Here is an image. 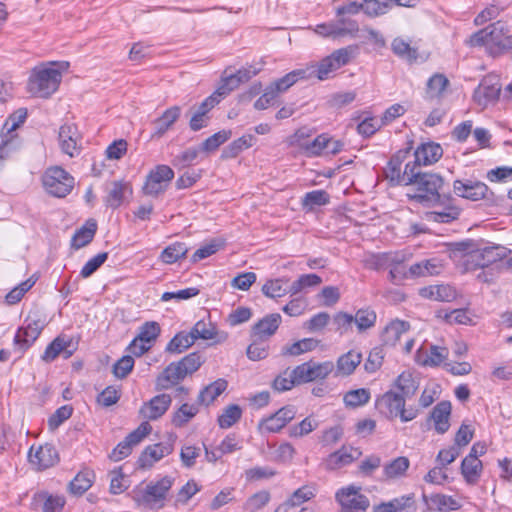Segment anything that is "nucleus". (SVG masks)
Returning <instances> with one entry per match:
<instances>
[{
    "label": "nucleus",
    "mask_w": 512,
    "mask_h": 512,
    "mask_svg": "<svg viewBox=\"0 0 512 512\" xmlns=\"http://www.w3.org/2000/svg\"><path fill=\"white\" fill-rule=\"evenodd\" d=\"M470 46H484L495 57L512 49V34L501 21H497L472 34L467 40Z\"/></svg>",
    "instance_id": "nucleus-1"
},
{
    "label": "nucleus",
    "mask_w": 512,
    "mask_h": 512,
    "mask_svg": "<svg viewBox=\"0 0 512 512\" xmlns=\"http://www.w3.org/2000/svg\"><path fill=\"white\" fill-rule=\"evenodd\" d=\"M67 66V63L51 62L35 67L27 83L28 91L37 97H49L57 91L62 79V70Z\"/></svg>",
    "instance_id": "nucleus-2"
},
{
    "label": "nucleus",
    "mask_w": 512,
    "mask_h": 512,
    "mask_svg": "<svg viewBox=\"0 0 512 512\" xmlns=\"http://www.w3.org/2000/svg\"><path fill=\"white\" fill-rule=\"evenodd\" d=\"M406 400L396 390L390 389L376 398L375 408L388 420L399 418L402 423L410 422L418 416L419 410L412 405L406 406Z\"/></svg>",
    "instance_id": "nucleus-3"
},
{
    "label": "nucleus",
    "mask_w": 512,
    "mask_h": 512,
    "mask_svg": "<svg viewBox=\"0 0 512 512\" xmlns=\"http://www.w3.org/2000/svg\"><path fill=\"white\" fill-rule=\"evenodd\" d=\"M441 176L433 173H424L418 178L407 192L409 200L420 204L424 207H436L441 203L442 196L440 190L443 186Z\"/></svg>",
    "instance_id": "nucleus-4"
},
{
    "label": "nucleus",
    "mask_w": 512,
    "mask_h": 512,
    "mask_svg": "<svg viewBox=\"0 0 512 512\" xmlns=\"http://www.w3.org/2000/svg\"><path fill=\"white\" fill-rule=\"evenodd\" d=\"M173 485V479L164 476L157 481H150L145 487L135 492V500L151 510H159L165 506L168 492Z\"/></svg>",
    "instance_id": "nucleus-5"
},
{
    "label": "nucleus",
    "mask_w": 512,
    "mask_h": 512,
    "mask_svg": "<svg viewBox=\"0 0 512 512\" xmlns=\"http://www.w3.org/2000/svg\"><path fill=\"white\" fill-rule=\"evenodd\" d=\"M356 49V46L340 48L323 58L320 62L309 64L304 67V69H309L311 79L316 78L320 81L326 80L330 77L331 73L349 63Z\"/></svg>",
    "instance_id": "nucleus-6"
},
{
    "label": "nucleus",
    "mask_w": 512,
    "mask_h": 512,
    "mask_svg": "<svg viewBox=\"0 0 512 512\" xmlns=\"http://www.w3.org/2000/svg\"><path fill=\"white\" fill-rule=\"evenodd\" d=\"M42 183L48 194L57 198H64L72 191L74 178L62 167L54 166L44 172Z\"/></svg>",
    "instance_id": "nucleus-7"
},
{
    "label": "nucleus",
    "mask_w": 512,
    "mask_h": 512,
    "mask_svg": "<svg viewBox=\"0 0 512 512\" xmlns=\"http://www.w3.org/2000/svg\"><path fill=\"white\" fill-rule=\"evenodd\" d=\"M359 31L358 22L351 18H340L336 21L321 23L315 26L314 32L324 38L354 37Z\"/></svg>",
    "instance_id": "nucleus-8"
},
{
    "label": "nucleus",
    "mask_w": 512,
    "mask_h": 512,
    "mask_svg": "<svg viewBox=\"0 0 512 512\" xmlns=\"http://www.w3.org/2000/svg\"><path fill=\"white\" fill-rule=\"evenodd\" d=\"M335 499L340 505L341 512H366L369 507V499L360 493V488L349 485L339 489Z\"/></svg>",
    "instance_id": "nucleus-9"
},
{
    "label": "nucleus",
    "mask_w": 512,
    "mask_h": 512,
    "mask_svg": "<svg viewBox=\"0 0 512 512\" xmlns=\"http://www.w3.org/2000/svg\"><path fill=\"white\" fill-rule=\"evenodd\" d=\"M332 361L302 363L294 368V374L298 383H309L326 379L334 370Z\"/></svg>",
    "instance_id": "nucleus-10"
},
{
    "label": "nucleus",
    "mask_w": 512,
    "mask_h": 512,
    "mask_svg": "<svg viewBox=\"0 0 512 512\" xmlns=\"http://www.w3.org/2000/svg\"><path fill=\"white\" fill-rule=\"evenodd\" d=\"M43 328L44 324L40 319L28 317L14 336L15 351L22 355L37 340Z\"/></svg>",
    "instance_id": "nucleus-11"
},
{
    "label": "nucleus",
    "mask_w": 512,
    "mask_h": 512,
    "mask_svg": "<svg viewBox=\"0 0 512 512\" xmlns=\"http://www.w3.org/2000/svg\"><path fill=\"white\" fill-rule=\"evenodd\" d=\"M161 332L160 325L155 321H147L139 328L137 337L129 345V351L140 357L146 353L152 346V343L157 339Z\"/></svg>",
    "instance_id": "nucleus-12"
},
{
    "label": "nucleus",
    "mask_w": 512,
    "mask_h": 512,
    "mask_svg": "<svg viewBox=\"0 0 512 512\" xmlns=\"http://www.w3.org/2000/svg\"><path fill=\"white\" fill-rule=\"evenodd\" d=\"M174 178L173 170L167 165H157L146 177L143 192L149 196L163 193Z\"/></svg>",
    "instance_id": "nucleus-13"
},
{
    "label": "nucleus",
    "mask_w": 512,
    "mask_h": 512,
    "mask_svg": "<svg viewBox=\"0 0 512 512\" xmlns=\"http://www.w3.org/2000/svg\"><path fill=\"white\" fill-rule=\"evenodd\" d=\"M506 255L507 249L503 246H487L468 253L465 256V264L469 268H484L504 259Z\"/></svg>",
    "instance_id": "nucleus-14"
},
{
    "label": "nucleus",
    "mask_w": 512,
    "mask_h": 512,
    "mask_svg": "<svg viewBox=\"0 0 512 512\" xmlns=\"http://www.w3.org/2000/svg\"><path fill=\"white\" fill-rule=\"evenodd\" d=\"M296 416V409L294 406L288 405L280 408L274 414L263 418L259 422V430L261 432L276 433L284 428L288 422L293 420Z\"/></svg>",
    "instance_id": "nucleus-15"
},
{
    "label": "nucleus",
    "mask_w": 512,
    "mask_h": 512,
    "mask_svg": "<svg viewBox=\"0 0 512 512\" xmlns=\"http://www.w3.org/2000/svg\"><path fill=\"white\" fill-rule=\"evenodd\" d=\"M61 151L70 157L79 155L81 150V135L75 124H64L58 133Z\"/></svg>",
    "instance_id": "nucleus-16"
},
{
    "label": "nucleus",
    "mask_w": 512,
    "mask_h": 512,
    "mask_svg": "<svg viewBox=\"0 0 512 512\" xmlns=\"http://www.w3.org/2000/svg\"><path fill=\"white\" fill-rule=\"evenodd\" d=\"M454 193L462 198L478 201L487 197L488 187L483 182H473L470 180H456L453 184Z\"/></svg>",
    "instance_id": "nucleus-17"
},
{
    "label": "nucleus",
    "mask_w": 512,
    "mask_h": 512,
    "mask_svg": "<svg viewBox=\"0 0 512 512\" xmlns=\"http://www.w3.org/2000/svg\"><path fill=\"white\" fill-rule=\"evenodd\" d=\"M171 402L172 398L170 395L159 394L154 396L148 402H145L139 412L144 419L157 420L166 413Z\"/></svg>",
    "instance_id": "nucleus-18"
},
{
    "label": "nucleus",
    "mask_w": 512,
    "mask_h": 512,
    "mask_svg": "<svg viewBox=\"0 0 512 512\" xmlns=\"http://www.w3.org/2000/svg\"><path fill=\"white\" fill-rule=\"evenodd\" d=\"M449 202V197H443L441 203L435 207V210L426 212L424 214V219L428 222L437 223H450L456 220L460 215V211L457 207L452 206Z\"/></svg>",
    "instance_id": "nucleus-19"
},
{
    "label": "nucleus",
    "mask_w": 512,
    "mask_h": 512,
    "mask_svg": "<svg viewBox=\"0 0 512 512\" xmlns=\"http://www.w3.org/2000/svg\"><path fill=\"white\" fill-rule=\"evenodd\" d=\"M500 91L501 86L498 83H492L490 79L485 78L475 89L473 99L478 106L486 108L498 99Z\"/></svg>",
    "instance_id": "nucleus-20"
},
{
    "label": "nucleus",
    "mask_w": 512,
    "mask_h": 512,
    "mask_svg": "<svg viewBox=\"0 0 512 512\" xmlns=\"http://www.w3.org/2000/svg\"><path fill=\"white\" fill-rule=\"evenodd\" d=\"M282 317L278 313L266 315L252 327V336L258 340H267L273 336L279 328Z\"/></svg>",
    "instance_id": "nucleus-21"
},
{
    "label": "nucleus",
    "mask_w": 512,
    "mask_h": 512,
    "mask_svg": "<svg viewBox=\"0 0 512 512\" xmlns=\"http://www.w3.org/2000/svg\"><path fill=\"white\" fill-rule=\"evenodd\" d=\"M187 375L178 362L170 363L156 379L157 390H167L179 384Z\"/></svg>",
    "instance_id": "nucleus-22"
},
{
    "label": "nucleus",
    "mask_w": 512,
    "mask_h": 512,
    "mask_svg": "<svg viewBox=\"0 0 512 512\" xmlns=\"http://www.w3.org/2000/svg\"><path fill=\"white\" fill-rule=\"evenodd\" d=\"M132 187L129 182L119 180L113 181L107 190V196L105 197L106 206L116 209L124 201L127 195H131Z\"/></svg>",
    "instance_id": "nucleus-23"
},
{
    "label": "nucleus",
    "mask_w": 512,
    "mask_h": 512,
    "mask_svg": "<svg viewBox=\"0 0 512 512\" xmlns=\"http://www.w3.org/2000/svg\"><path fill=\"white\" fill-rule=\"evenodd\" d=\"M173 451L171 443H156L149 445L143 451L139 461L142 467H151L154 463L158 462L165 456H168Z\"/></svg>",
    "instance_id": "nucleus-24"
},
{
    "label": "nucleus",
    "mask_w": 512,
    "mask_h": 512,
    "mask_svg": "<svg viewBox=\"0 0 512 512\" xmlns=\"http://www.w3.org/2000/svg\"><path fill=\"white\" fill-rule=\"evenodd\" d=\"M29 460L39 470H44L53 466L58 461V455L53 446L46 444L38 447L35 453H32L31 450Z\"/></svg>",
    "instance_id": "nucleus-25"
},
{
    "label": "nucleus",
    "mask_w": 512,
    "mask_h": 512,
    "mask_svg": "<svg viewBox=\"0 0 512 512\" xmlns=\"http://www.w3.org/2000/svg\"><path fill=\"white\" fill-rule=\"evenodd\" d=\"M405 261V255L400 252H385L370 254L365 259V265L369 269H387L393 263Z\"/></svg>",
    "instance_id": "nucleus-26"
},
{
    "label": "nucleus",
    "mask_w": 512,
    "mask_h": 512,
    "mask_svg": "<svg viewBox=\"0 0 512 512\" xmlns=\"http://www.w3.org/2000/svg\"><path fill=\"white\" fill-rule=\"evenodd\" d=\"M66 500L62 495L50 494L46 491H40L34 494L33 504L40 505L42 512H61L65 506Z\"/></svg>",
    "instance_id": "nucleus-27"
},
{
    "label": "nucleus",
    "mask_w": 512,
    "mask_h": 512,
    "mask_svg": "<svg viewBox=\"0 0 512 512\" xmlns=\"http://www.w3.org/2000/svg\"><path fill=\"white\" fill-rule=\"evenodd\" d=\"M70 340L65 336L56 337L45 349L44 353L41 356V359L50 363L54 361L59 355H63L65 359H68L72 356L73 351L68 350V346L70 345Z\"/></svg>",
    "instance_id": "nucleus-28"
},
{
    "label": "nucleus",
    "mask_w": 512,
    "mask_h": 512,
    "mask_svg": "<svg viewBox=\"0 0 512 512\" xmlns=\"http://www.w3.org/2000/svg\"><path fill=\"white\" fill-rule=\"evenodd\" d=\"M181 114V108L179 106H172L165 110L163 114L154 120V132L153 138L162 137L178 120Z\"/></svg>",
    "instance_id": "nucleus-29"
},
{
    "label": "nucleus",
    "mask_w": 512,
    "mask_h": 512,
    "mask_svg": "<svg viewBox=\"0 0 512 512\" xmlns=\"http://www.w3.org/2000/svg\"><path fill=\"white\" fill-rule=\"evenodd\" d=\"M424 500L430 511L449 512L458 510L461 507V504L455 498L445 494L424 496Z\"/></svg>",
    "instance_id": "nucleus-30"
},
{
    "label": "nucleus",
    "mask_w": 512,
    "mask_h": 512,
    "mask_svg": "<svg viewBox=\"0 0 512 512\" xmlns=\"http://www.w3.org/2000/svg\"><path fill=\"white\" fill-rule=\"evenodd\" d=\"M442 154L443 150L439 144L429 142L418 146L415 150L414 156L417 163L426 166L437 162L441 158Z\"/></svg>",
    "instance_id": "nucleus-31"
},
{
    "label": "nucleus",
    "mask_w": 512,
    "mask_h": 512,
    "mask_svg": "<svg viewBox=\"0 0 512 512\" xmlns=\"http://www.w3.org/2000/svg\"><path fill=\"white\" fill-rule=\"evenodd\" d=\"M316 495V488L313 485H304L294 491V493L287 499L282 505H280L276 512H288V509L300 506L304 502H307L314 498Z\"/></svg>",
    "instance_id": "nucleus-32"
},
{
    "label": "nucleus",
    "mask_w": 512,
    "mask_h": 512,
    "mask_svg": "<svg viewBox=\"0 0 512 512\" xmlns=\"http://www.w3.org/2000/svg\"><path fill=\"white\" fill-rule=\"evenodd\" d=\"M310 79H311V74H310L309 69L300 68V69H296V70L289 72L282 78L276 80L270 86L273 88V90L277 94H280V93L287 91L292 85L297 83L299 80H310Z\"/></svg>",
    "instance_id": "nucleus-33"
},
{
    "label": "nucleus",
    "mask_w": 512,
    "mask_h": 512,
    "mask_svg": "<svg viewBox=\"0 0 512 512\" xmlns=\"http://www.w3.org/2000/svg\"><path fill=\"white\" fill-rule=\"evenodd\" d=\"M449 356L446 347L432 345L429 354H424L421 349L417 351L416 361L420 365L435 367L442 364Z\"/></svg>",
    "instance_id": "nucleus-34"
},
{
    "label": "nucleus",
    "mask_w": 512,
    "mask_h": 512,
    "mask_svg": "<svg viewBox=\"0 0 512 512\" xmlns=\"http://www.w3.org/2000/svg\"><path fill=\"white\" fill-rule=\"evenodd\" d=\"M419 294L426 299L449 302L455 299L456 290L450 285H431L421 288Z\"/></svg>",
    "instance_id": "nucleus-35"
},
{
    "label": "nucleus",
    "mask_w": 512,
    "mask_h": 512,
    "mask_svg": "<svg viewBox=\"0 0 512 512\" xmlns=\"http://www.w3.org/2000/svg\"><path fill=\"white\" fill-rule=\"evenodd\" d=\"M483 465L479 458L466 456L461 463V474L469 485H475L482 474Z\"/></svg>",
    "instance_id": "nucleus-36"
},
{
    "label": "nucleus",
    "mask_w": 512,
    "mask_h": 512,
    "mask_svg": "<svg viewBox=\"0 0 512 512\" xmlns=\"http://www.w3.org/2000/svg\"><path fill=\"white\" fill-rule=\"evenodd\" d=\"M362 361V354L355 350H350L347 353L340 356L336 363V376H348L351 375L356 367Z\"/></svg>",
    "instance_id": "nucleus-37"
},
{
    "label": "nucleus",
    "mask_w": 512,
    "mask_h": 512,
    "mask_svg": "<svg viewBox=\"0 0 512 512\" xmlns=\"http://www.w3.org/2000/svg\"><path fill=\"white\" fill-rule=\"evenodd\" d=\"M450 414L451 403L449 401H442L433 408L431 418L438 433L443 434L449 429Z\"/></svg>",
    "instance_id": "nucleus-38"
},
{
    "label": "nucleus",
    "mask_w": 512,
    "mask_h": 512,
    "mask_svg": "<svg viewBox=\"0 0 512 512\" xmlns=\"http://www.w3.org/2000/svg\"><path fill=\"white\" fill-rule=\"evenodd\" d=\"M391 389L396 390L400 395L410 399L415 395L418 389V383L411 372L404 371L394 380Z\"/></svg>",
    "instance_id": "nucleus-39"
},
{
    "label": "nucleus",
    "mask_w": 512,
    "mask_h": 512,
    "mask_svg": "<svg viewBox=\"0 0 512 512\" xmlns=\"http://www.w3.org/2000/svg\"><path fill=\"white\" fill-rule=\"evenodd\" d=\"M441 262L437 259H427L414 263L409 268L411 278L426 277L440 274Z\"/></svg>",
    "instance_id": "nucleus-40"
},
{
    "label": "nucleus",
    "mask_w": 512,
    "mask_h": 512,
    "mask_svg": "<svg viewBox=\"0 0 512 512\" xmlns=\"http://www.w3.org/2000/svg\"><path fill=\"white\" fill-rule=\"evenodd\" d=\"M409 328V323L394 320L385 327L382 333V340L386 345L394 346L400 340L401 336L408 332Z\"/></svg>",
    "instance_id": "nucleus-41"
},
{
    "label": "nucleus",
    "mask_w": 512,
    "mask_h": 512,
    "mask_svg": "<svg viewBox=\"0 0 512 512\" xmlns=\"http://www.w3.org/2000/svg\"><path fill=\"white\" fill-rule=\"evenodd\" d=\"M227 381L224 379H217L211 384L203 388L197 398V401L201 405L208 406L220 396L227 388Z\"/></svg>",
    "instance_id": "nucleus-42"
},
{
    "label": "nucleus",
    "mask_w": 512,
    "mask_h": 512,
    "mask_svg": "<svg viewBox=\"0 0 512 512\" xmlns=\"http://www.w3.org/2000/svg\"><path fill=\"white\" fill-rule=\"evenodd\" d=\"M95 475L90 470L79 472L69 484L70 492L74 495L84 494L93 484Z\"/></svg>",
    "instance_id": "nucleus-43"
},
{
    "label": "nucleus",
    "mask_w": 512,
    "mask_h": 512,
    "mask_svg": "<svg viewBox=\"0 0 512 512\" xmlns=\"http://www.w3.org/2000/svg\"><path fill=\"white\" fill-rule=\"evenodd\" d=\"M195 340L191 333L179 332L167 344L166 352L180 354L194 344Z\"/></svg>",
    "instance_id": "nucleus-44"
},
{
    "label": "nucleus",
    "mask_w": 512,
    "mask_h": 512,
    "mask_svg": "<svg viewBox=\"0 0 512 512\" xmlns=\"http://www.w3.org/2000/svg\"><path fill=\"white\" fill-rule=\"evenodd\" d=\"M401 166H402V156L400 154H397L389 160V162L387 163V166L384 170L386 178L393 185H399V184L404 185L403 173L401 172Z\"/></svg>",
    "instance_id": "nucleus-45"
},
{
    "label": "nucleus",
    "mask_w": 512,
    "mask_h": 512,
    "mask_svg": "<svg viewBox=\"0 0 512 512\" xmlns=\"http://www.w3.org/2000/svg\"><path fill=\"white\" fill-rule=\"evenodd\" d=\"M188 247L181 242H175L167 246L161 253L160 259L166 264H173L186 256Z\"/></svg>",
    "instance_id": "nucleus-46"
},
{
    "label": "nucleus",
    "mask_w": 512,
    "mask_h": 512,
    "mask_svg": "<svg viewBox=\"0 0 512 512\" xmlns=\"http://www.w3.org/2000/svg\"><path fill=\"white\" fill-rule=\"evenodd\" d=\"M330 196L324 190H313L304 195L302 206L304 209L313 210L315 207L324 206L329 203Z\"/></svg>",
    "instance_id": "nucleus-47"
},
{
    "label": "nucleus",
    "mask_w": 512,
    "mask_h": 512,
    "mask_svg": "<svg viewBox=\"0 0 512 512\" xmlns=\"http://www.w3.org/2000/svg\"><path fill=\"white\" fill-rule=\"evenodd\" d=\"M449 85L448 78L440 73L434 74L427 82V95L430 98H439Z\"/></svg>",
    "instance_id": "nucleus-48"
},
{
    "label": "nucleus",
    "mask_w": 512,
    "mask_h": 512,
    "mask_svg": "<svg viewBox=\"0 0 512 512\" xmlns=\"http://www.w3.org/2000/svg\"><path fill=\"white\" fill-rule=\"evenodd\" d=\"M392 51L399 57L408 61H415L418 57L417 50L403 38L397 37L392 41Z\"/></svg>",
    "instance_id": "nucleus-49"
},
{
    "label": "nucleus",
    "mask_w": 512,
    "mask_h": 512,
    "mask_svg": "<svg viewBox=\"0 0 512 512\" xmlns=\"http://www.w3.org/2000/svg\"><path fill=\"white\" fill-rule=\"evenodd\" d=\"M198 413V407L194 404L184 403L172 417V423L176 427H183Z\"/></svg>",
    "instance_id": "nucleus-50"
},
{
    "label": "nucleus",
    "mask_w": 512,
    "mask_h": 512,
    "mask_svg": "<svg viewBox=\"0 0 512 512\" xmlns=\"http://www.w3.org/2000/svg\"><path fill=\"white\" fill-rule=\"evenodd\" d=\"M370 400V391L365 388L350 390L345 393L343 401L347 407L363 406Z\"/></svg>",
    "instance_id": "nucleus-51"
},
{
    "label": "nucleus",
    "mask_w": 512,
    "mask_h": 512,
    "mask_svg": "<svg viewBox=\"0 0 512 512\" xmlns=\"http://www.w3.org/2000/svg\"><path fill=\"white\" fill-rule=\"evenodd\" d=\"M322 283L320 276L316 274H304L295 280L290 286L289 292L291 295H296L309 287H315Z\"/></svg>",
    "instance_id": "nucleus-52"
},
{
    "label": "nucleus",
    "mask_w": 512,
    "mask_h": 512,
    "mask_svg": "<svg viewBox=\"0 0 512 512\" xmlns=\"http://www.w3.org/2000/svg\"><path fill=\"white\" fill-rule=\"evenodd\" d=\"M242 416V410L238 405L232 404L226 407L218 417V424L221 428L227 429L233 426Z\"/></svg>",
    "instance_id": "nucleus-53"
},
{
    "label": "nucleus",
    "mask_w": 512,
    "mask_h": 512,
    "mask_svg": "<svg viewBox=\"0 0 512 512\" xmlns=\"http://www.w3.org/2000/svg\"><path fill=\"white\" fill-rule=\"evenodd\" d=\"M449 324H470L471 317L465 309H454L452 311L440 310L437 315Z\"/></svg>",
    "instance_id": "nucleus-54"
},
{
    "label": "nucleus",
    "mask_w": 512,
    "mask_h": 512,
    "mask_svg": "<svg viewBox=\"0 0 512 512\" xmlns=\"http://www.w3.org/2000/svg\"><path fill=\"white\" fill-rule=\"evenodd\" d=\"M356 454H358V451L356 449H348L346 447H343L339 451H336L329 456V465L332 468L347 465L355 459Z\"/></svg>",
    "instance_id": "nucleus-55"
},
{
    "label": "nucleus",
    "mask_w": 512,
    "mask_h": 512,
    "mask_svg": "<svg viewBox=\"0 0 512 512\" xmlns=\"http://www.w3.org/2000/svg\"><path fill=\"white\" fill-rule=\"evenodd\" d=\"M361 5L362 11H364V13L370 17L384 15L391 9L389 2L380 0H363Z\"/></svg>",
    "instance_id": "nucleus-56"
},
{
    "label": "nucleus",
    "mask_w": 512,
    "mask_h": 512,
    "mask_svg": "<svg viewBox=\"0 0 512 512\" xmlns=\"http://www.w3.org/2000/svg\"><path fill=\"white\" fill-rule=\"evenodd\" d=\"M232 135L230 130H221L208 137L202 144L200 149L204 152H213L225 143Z\"/></svg>",
    "instance_id": "nucleus-57"
},
{
    "label": "nucleus",
    "mask_w": 512,
    "mask_h": 512,
    "mask_svg": "<svg viewBox=\"0 0 512 512\" xmlns=\"http://www.w3.org/2000/svg\"><path fill=\"white\" fill-rule=\"evenodd\" d=\"M353 317L360 332L373 327L377 318L376 313L371 309H359Z\"/></svg>",
    "instance_id": "nucleus-58"
},
{
    "label": "nucleus",
    "mask_w": 512,
    "mask_h": 512,
    "mask_svg": "<svg viewBox=\"0 0 512 512\" xmlns=\"http://www.w3.org/2000/svg\"><path fill=\"white\" fill-rule=\"evenodd\" d=\"M96 232V224L91 223L89 226H84L79 229L72 238V245L79 249L89 244Z\"/></svg>",
    "instance_id": "nucleus-59"
},
{
    "label": "nucleus",
    "mask_w": 512,
    "mask_h": 512,
    "mask_svg": "<svg viewBox=\"0 0 512 512\" xmlns=\"http://www.w3.org/2000/svg\"><path fill=\"white\" fill-rule=\"evenodd\" d=\"M319 423L312 417H306L300 423L289 428L290 437H303L314 431Z\"/></svg>",
    "instance_id": "nucleus-60"
},
{
    "label": "nucleus",
    "mask_w": 512,
    "mask_h": 512,
    "mask_svg": "<svg viewBox=\"0 0 512 512\" xmlns=\"http://www.w3.org/2000/svg\"><path fill=\"white\" fill-rule=\"evenodd\" d=\"M190 333L195 341L197 339L210 340L213 339L216 334L215 328L212 325V323L206 322L204 320L196 322L193 328L191 329Z\"/></svg>",
    "instance_id": "nucleus-61"
},
{
    "label": "nucleus",
    "mask_w": 512,
    "mask_h": 512,
    "mask_svg": "<svg viewBox=\"0 0 512 512\" xmlns=\"http://www.w3.org/2000/svg\"><path fill=\"white\" fill-rule=\"evenodd\" d=\"M299 384L300 383L296 381L294 369L291 371L286 370L275 378L273 388L278 392H283L290 390L292 387Z\"/></svg>",
    "instance_id": "nucleus-62"
},
{
    "label": "nucleus",
    "mask_w": 512,
    "mask_h": 512,
    "mask_svg": "<svg viewBox=\"0 0 512 512\" xmlns=\"http://www.w3.org/2000/svg\"><path fill=\"white\" fill-rule=\"evenodd\" d=\"M237 81L238 80H235V77H232V75L228 73V70H225L222 74L220 84L214 93L221 100L222 98L230 94L233 90L239 87Z\"/></svg>",
    "instance_id": "nucleus-63"
},
{
    "label": "nucleus",
    "mask_w": 512,
    "mask_h": 512,
    "mask_svg": "<svg viewBox=\"0 0 512 512\" xmlns=\"http://www.w3.org/2000/svg\"><path fill=\"white\" fill-rule=\"evenodd\" d=\"M396 512H416L417 506L413 494L403 495L391 500Z\"/></svg>",
    "instance_id": "nucleus-64"
}]
</instances>
